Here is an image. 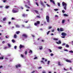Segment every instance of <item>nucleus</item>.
Instances as JSON below:
<instances>
[{"mask_svg": "<svg viewBox=\"0 0 73 73\" xmlns=\"http://www.w3.org/2000/svg\"><path fill=\"white\" fill-rule=\"evenodd\" d=\"M52 3L54 4H55V3H54V1H53Z\"/></svg>", "mask_w": 73, "mask_h": 73, "instance_id": "obj_53", "label": "nucleus"}, {"mask_svg": "<svg viewBox=\"0 0 73 73\" xmlns=\"http://www.w3.org/2000/svg\"><path fill=\"white\" fill-rule=\"evenodd\" d=\"M22 37H24L25 38H27L28 37V35L25 34H24L22 35Z\"/></svg>", "mask_w": 73, "mask_h": 73, "instance_id": "obj_3", "label": "nucleus"}, {"mask_svg": "<svg viewBox=\"0 0 73 73\" xmlns=\"http://www.w3.org/2000/svg\"><path fill=\"white\" fill-rule=\"evenodd\" d=\"M12 12H13V13H17V12H19V10H18V11L15 10V9L14 8L13 9Z\"/></svg>", "mask_w": 73, "mask_h": 73, "instance_id": "obj_2", "label": "nucleus"}, {"mask_svg": "<svg viewBox=\"0 0 73 73\" xmlns=\"http://www.w3.org/2000/svg\"><path fill=\"white\" fill-rule=\"evenodd\" d=\"M64 23H65V20H63L62 21V23L64 24Z\"/></svg>", "mask_w": 73, "mask_h": 73, "instance_id": "obj_24", "label": "nucleus"}, {"mask_svg": "<svg viewBox=\"0 0 73 73\" xmlns=\"http://www.w3.org/2000/svg\"><path fill=\"white\" fill-rule=\"evenodd\" d=\"M69 52H70V53H73V51L72 50H70L69 51Z\"/></svg>", "mask_w": 73, "mask_h": 73, "instance_id": "obj_34", "label": "nucleus"}, {"mask_svg": "<svg viewBox=\"0 0 73 73\" xmlns=\"http://www.w3.org/2000/svg\"><path fill=\"white\" fill-rule=\"evenodd\" d=\"M58 42H56V43L57 44H61V41L60 40H59L58 41Z\"/></svg>", "mask_w": 73, "mask_h": 73, "instance_id": "obj_10", "label": "nucleus"}, {"mask_svg": "<svg viewBox=\"0 0 73 73\" xmlns=\"http://www.w3.org/2000/svg\"><path fill=\"white\" fill-rule=\"evenodd\" d=\"M58 65L59 66H61V64L60 62H58Z\"/></svg>", "mask_w": 73, "mask_h": 73, "instance_id": "obj_16", "label": "nucleus"}, {"mask_svg": "<svg viewBox=\"0 0 73 73\" xmlns=\"http://www.w3.org/2000/svg\"><path fill=\"white\" fill-rule=\"evenodd\" d=\"M25 53L26 55H27V51H26L25 52Z\"/></svg>", "mask_w": 73, "mask_h": 73, "instance_id": "obj_41", "label": "nucleus"}, {"mask_svg": "<svg viewBox=\"0 0 73 73\" xmlns=\"http://www.w3.org/2000/svg\"><path fill=\"white\" fill-rule=\"evenodd\" d=\"M7 47H4V49H7Z\"/></svg>", "mask_w": 73, "mask_h": 73, "instance_id": "obj_54", "label": "nucleus"}, {"mask_svg": "<svg viewBox=\"0 0 73 73\" xmlns=\"http://www.w3.org/2000/svg\"><path fill=\"white\" fill-rule=\"evenodd\" d=\"M41 62H42L43 63V64H45V63L44 62V61H41Z\"/></svg>", "mask_w": 73, "mask_h": 73, "instance_id": "obj_42", "label": "nucleus"}, {"mask_svg": "<svg viewBox=\"0 0 73 73\" xmlns=\"http://www.w3.org/2000/svg\"><path fill=\"white\" fill-rule=\"evenodd\" d=\"M12 20H15V18H13V17H12L11 18Z\"/></svg>", "mask_w": 73, "mask_h": 73, "instance_id": "obj_56", "label": "nucleus"}, {"mask_svg": "<svg viewBox=\"0 0 73 73\" xmlns=\"http://www.w3.org/2000/svg\"><path fill=\"white\" fill-rule=\"evenodd\" d=\"M9 7V6H6V8H7V9Z\"/></svg>", "mask_w": 73, "mask_h": 73, "instance_id": "obj_33", "label": "nucleus"}, {"mask_svg": "<svg viewBox=\"0 0 73 73\" xmlns=\"http://www.w3.org/2000/svg\"><path fill=\"white\" fill-rule=\"evenodd\" d=\"M65 60L66 61V62H71V61L70 60H68V59H66V60Z\"/></svg>", "mask_w": 73, "mask_h": 73, "instance_id": "obj_11", "label": "nucleus"}, {"mask_svg": "<svg viewBox=\"0 0 73 73\" xmlns=\"http://www.w3.org/2000/svg\"><path fill=\"white\" fill-rule=\"evenodd\" d=\"M14 48H15V49H16V48H17V46H15L14 47Z\"/></svg>", "mask_w": 73, "mask_h": 73, "instance_id": "obj_51", "label": "nucleus"}, {"mask_svg": "<svg viewBox=\"0 0 73 73\" xmlns=\"http://www.w3.org/2000/svg\"><path fill=\"white\" fill-rule=\"evenodd\" d=\"M20 49H21V48H25V46L24 45H22V44H20L19 46Z\"/></svg>", "mask_w": 73, "mask_h": 73, "instance_id": "obj_5", "label": "nucleus"}, {"mask_svg": "<svg viewBox=\"0 0 73 73\" xmlns=\"http://www.w3.org/2000/svg\"><path fill=\"white\" fill-rule=\"evenodd\" d=\"M21 8L22 9H24V8H23V7H21Z\"/></svg>", "mask_w": 73, "mask_h": 73, "instance_id": "obj_46", "label": "nucleus"}, {"mask_svg": "<svg viewBox=\"0 0 73 73\" xmlns=\"http://www.w3.org/2000/svg\"><path fill=\"white\" fill-rule=\"evenodd\" d=\"M51 28H52V27H49L48 28V29H51Z\"/></svg>", "mask_w": 73, "mask_h": 73, "instance_id": "obj_55", "label": "nucleus"}, {"mask_svg": "<svg viewBox=\"0 0 73 73\" xmlns=\"http://www.w3.org/2000/svg\"><path fill=\"white\" fill-rule=\"evenodd\" d=\"M51 56H53V54L52 53L50 54Z\"/></svg>", "mask_w": 73, "mask_h": 73, "instance_id": "obj_48", "label": "nucleus"}, {"mask_svg": "<svg viewBox=\"0 0 73 73\" xmlns=\"http://www.w3.org/2000/svg\"><path fill=\"white\" fill-rule=\"evenodd\" d=\"M66 45V44L65 43H63L62 44V46H65Z\"/></svg>", "mask_w": 73, "mask_h": 73, "instance_id": "obj_37", "label": "nucleus"}, {"mask_svg": "<svg viewBox=\"0 0 73 73\" xmlns=\"http://www.w3.org/2000/svg\"><path fill=\"white\" fill-rule=\"evenodd\" d=\"M36 17H37V18H39V19H40V17L38 16H36Z\"/></svg>", "mask_w": 73, "mask_h": 73, "instance_id": "obj_32", "label": "nucleus"}, {"mask_svg": "<svg viewBox=\"0 0 73 73\" xmlns=\"http://www.w3.org/2000/svg\"><path fill=\"white\" fill-rule=\"evenodd\" d=\"M8 46H9V47H11V44H8Z\"/></svg>", "mask_w": 73, "mask_h": 73, "instance_id": "obj_36", "label": "nucleus"}, {"mask_svg": "<svg viewBox=\"0 0 73 73\" xmlns=\"http://www.w3.org/2000/svg\"><path fill=\"white\" fill-rule=\"evenodd\" d=\"M35 4H36V5H37V6H38H38H39L38 4V3H37V2H35Z\"/></svg>", "mask_w": 73, "mask_h": 73, "instance_id": "obj_30", "label": "nucleus"}, {"mask_svg": "<svg viewBox=\"0 0 73 73\" xmlns=\"http://www.w3.org/2000/svg\"><path fill=\"white\" fill-rule=\"evenodd\" d=\"M58 9H54V11H58Z\"/></svg>", "mask_w": 73, "mask_h": 73, "instance_id": "obj_35", "label": "nucleus"}, {"mask_svg": "<svg viewBox=\"0 0 73 73\" xmlns=\"http://www.w3.org/2000/svg\"><path fill=\"white\" fill-rule=\"evenodd\" d=\"M5 37L6 38H9V37H7V36H5Z\"/></svg>", "mask_w": 73, "mask_h": 73, "instance_id": "obj_52", "label": "nucleus"}, {"mask_svg": "<svg viewBox=\"0 0 73 73\" xmlns=\"http://www.w3.org/2000/svg\"><path fill=\"white\" fill-rule=\"evenodd\" d=\"M22 16L23 17H26L27 16V15L25 14H23L22 15Z\"/></svg>", "mask_w": 73, "mask_h": 73, "instance_id": "obj_7", "label": "nucleus"}, {"mask_svg": "<svg viewBox=\"0 0 73 73\" xmlns=\"http://www.w3.org/2000/svg\"><path fill=\"white\" fill-rule=\"evenodd\" d=\"M11 22H9V24H11Z\"/></svg>", "mask_w": 73, "mask_h": 73, "instance_id": "obj_61", "label": "nucleus"}, {"mask_svg": "<svg viewBox=\"0 0 73 73\" xmlns=\"http://www.w3.org/2000/svg\"><path fill=\"white\" fill-rule=\"evenodd\" d=\"M53 40H55V41H57V40H58V38H53Z\"/></svg>", "mask_w": 73, "mask_h": 73, "instance_id": "obj_20", "label": "nucleus"}, {"mask_svg": "<svg viewBox=\"0 0 73 73\" xmlns=\"http://www.w3.org/2000/svg\"><path fill=\"white\" fill-rule=\"evenodd\" d=\"M53 0H50V1L51 2H52H52H53Z\"/></svg>", "mask_w": 73, "mask_h": 73, "instance_id": "obj_63", "label": "nucleus"}, {"mask_svg": "<svg viewBox=\"0 0 73 73\" xmlns=\"http://www.w3.org/2000/svg\"><path fill=\"white\" fill-rule=\"evenodd\" d=\"M62 36H66L67 35V34L66 33H62Z\"/></svg>", "mask_w": 73, "mask_h": 73, "instance_id": "obj_6", "label": "nucleus"}, {"mask_svg": "<svg viewBox=\"0 0 73 73\" xmlns=\"http://www.w3.org/2000/svg\"><path fill=\"white\" fill-rule=\"evenodd\" d=\"M40 4H41V5H42L43 7H44V3H43V2H41Z\"/></svg>", "mask_w": 73, "mask_h": 73, "instance_id": "obj_14", "label": "nucleus"}, {"mask_svg": "<svg viewBox=\"0 0 73 73\" xmlns=\"http://www.w3.org/2000/svg\"><path fill=\"white\" fill-rule=\"evenodd\" d=\"M47 5V7H50V6L49 5H48V4H46Z\"/></svg>", "mask_w": 73, "mask_h": 73, "instance_id": "obj_49", "label": "nucleus"}, {"mask_svg": "<svg viewBox=\"0 0 73 73\" xmlns=\"http://www.w3.org/2000/svg\"><path fill=\"white\" fill-rule=\"evenodd\" d=\"M48 50H49V51H50V52H52V50H51L50 49H49Z\"/></svg>", "mask_w": 73, "mask_h": 73, "instance_id": "obj_40", "label": "nucleus"}, {"mask_svg": "<svg viewBox=\"0 0 73 73\" xmlns=\"http://www.w3.org/2000/svg\"><path fill=\"white\" fill-rule=\"evenodd\" d=\"M39 49L40 50L42 49V46H40L39 47Z\"/></svg>", "mask_w": 73, "mask_h": 73, "instance_id": "obj_21", "label": "nucleus"}, {"mask_svg": "<svg viewBox=\"0 0 73 73\" xmlns=\"http://www.w3.org/2000/svg\"><path fill=\"white\" fill-rule=\"evenodd\" d=\"M21 65H20V64H19L16 65V67L17 68L18 67H21Z\"/></svg>", "mask_w": 73, "mask_h": 73, "instance_id": "obj_9", "label": "nucleus"}, {"mask_svg": "<svg viewBox=\"0 0 73 73\" xmlns=\"http://www.w3.org/2000/svg\"><path fill=\"white\" fill-rule=\"evenodd\" d=\"M20 31H17L16 32V34H17V35H19L20 33Z\"/></svg>", "mask_w": 73, "mask_h": 73, "instance_id": "obj_17", "label": "nucleus"}, {"mask_svg": "<svg viewBox=\"0 0 73 73\" xmlns=\"http://www.w3.org/2000/svg\"><path fill=\"white\" fill-rule=\"evenodd\" d=\"M34 12H35V13H36V14H38V11L36 10H34Z\"/></svg>", "mask_w": 73, "mask_h": 73, "instance_id": "obj_12", "label": "nucleus"}, {"mask_svg": "<svg viewBox=\"0 0 73 73\" xmlns=\"http://www.w3.org/2000/svg\"><path fill=\"white\" fill-rule=\"evenodd\" d=\"M63 15H64V16H66V17L68 16V15H67L65 14H64Z\"/></svg>", "mask_w": 73, "mask_h": 73, "instance_id": "obj_25", "label": "nucleus"}, {"mask_svg": "<svg viewBox=\"0 0 73 73\" xmlns=\"http://www.w3.org/2000/svg\"><path fill=\"white\" fill-rule=\"evenodd\" d=\"M6 19H7V18H6V17H5L3 18V21H5Z\"/></svg>", "mask_w": 73, "mask_h": 73, "instance_id": "obj_22", "label": "nucleus"}, {"mask_svg": "<svg viewBox=\"0 0 73 73\" xmlns=\"http://www.w3.org/2000/svg\"><path fill=\"white\" fill-rule=\"evenodd\" d=\"M62 4L63 6H66V4L64 2H62Z\"/></svg>", "mask_w": 73, "mask_h": 73, "instance_id": "obj_8", "label": "nucleus"}, {"mask_svg": "<svg viewBox=\"0 0 73 73\" xmlns=\"http://www.w3.org/2000/svg\"><path fill=\"white\" fill-rule=\"evenodd\" d=\"M16 27L17 28H19L20 27V26L18 25H16Z\"/></svg>", "mask_w": 73, "mask_h": 73, "instance_id": "obj_19", "label": "nucleus"}, {"mask_svg": "<svg viewBox=\"0 0 73 73\" xmlns=\"http://www.w3.org/2000/svg\"><path fill=\"white\" fill-rule=\"evenodd\" d=\"M40 23L39 21H37V23H35L34 24L35 25V26H37L38 24H40Z\"/></svg>", "mask_w": 73, "mask_h": 73, "instance_id": "obj_4", "label": "nucleus"}, {"mask_svg": "<svg viewBox=\"0 0 73 73\" xmlns=\"http://www.w3.org/2000/svg\"><path fill=\"white\" fill-rule=\"evenodd\" d=\"M46 19L47 21V23H49L50 20H49V17L48 16H46Z\"/></svg>", "mask_w": 73, "mask_h": 73, "instance_id": "obj_1", "label": "nucleus"}, {"mask_svg": "<svg viewBox=\"0 0 73 73\" xmlns=\"http://www.w3.org/2000/svg\"><path fill=\"white\" fill-rule=\"evenodd\" d=\"M60 32H62L64 31V29L62 28H60Z\"/></svg>", "mask_w": 73, "mask_h": 73, "instance_id": "obj_13", "label": "nucleus"}, {"mask_svg": "<svg viewBox=\"0 0 73 73\" xmlns=\"http://www.w3.org/2000/svg\"><path fill=\"white\" fill-rule=\"evenodd\" d=\"M65 46L67 48H68L69 46V45L68 44H66Z\"/></svg>", "mask_w": 73, "mask_h": 73, "instance_id": "obj_23", "label": "nucleus"}, {"mask_svg": "<svg viewBox=\"0 0 73 73\" xmlns=\"http://www.w3.org/2000/svg\"><path fill=\"white\" fill-rule=\"evenodd\" d=\"M29 53H32V51L31 50H30V51L29 52Z\"/></svg>", "mask_w": 73, "mask_h": 73, "instance_id": "obj_31", "label": "nucleus"}, {"mask_svg": "<svg viewBox=\"0 0 73 73\" xmlns=\"http://www.w3.org/2000/svg\"><path fill=\"white\" fill-rule=\"evenodd\" d=\"M3 67V66H0V69H1V68Z\"/></svg>", "mask_w": 73, "mask_h": 73, "instance_id": "obj_45", "label": "nucleus"}, {"mask_svg": "<svg viewBox=\"0 0 73 73\" xmlns=\"http://www.w3.org/2000/svg\"><path fill=\"white\" fill-rule=\"evenodd\" d=\"M32 37H35V36H34V35H32Z\"/></svg>", "mask_w": 73, "mask_h": 73, "instance_id": "obj_57", "label": "nucleus"}, {"mask_svg": "<svg viewBox=\"0 0 73 73\" xmlns=\"http://www.w3.org/2000/svg\"><path fill=\"white\" fill-rule=\"evenodd\" d=\"M28 21H25V23H28Z\"/></svg>", "mask_w": 73, "mask_h": 73, "instance_id": "obj_64", "label": "nucleus"}, {"mask_svg": "<svg viewBox=\"0 0 73 73\" xmlns=\"http://www.w3.org/2000/svg\"><path fill=\"white\" fill-rule=\"evenodd\" d=\"M64 51H67V52H68V50L67 49H65V50H64Z\"/></svg>", "mask_w": 73, "mask_h": 73, "instance_id": "obj_60", "label": "nucleus"}, {"mask_svg": "<svg viewBox=\"0 0 73 73\" xmlns=\"http://www.w3.org/2000/svg\"><path fill=\"white\" fill-rule=\"evenodd\" d=\"M3 3H5L6 2V0H4L3 1Z\"/></svg>", "mask_w": 73, "mask_h": 73, "instance_id": "obj_50", "label": "nucleus"}, {"mask_svg": "<svg viewBox=\"0 0 73 73\" xmlns=\"http://www.w3.org/2000/svg\"><path fill=\"white\" fill-rule=\"evenodd\" d=\"M12 42H13V43H15V40L14 39H13L12 40Z\"/></svg>", "mask_w": 73, "mask_h": 73, "instance_id": "obj_27", "label": "nucleus"}, {"mask_svg": "<svg viewBox=\"0 0 73 73\" xmlns=\"http://www.w3.org/2000/svg\"><path fill=\"white\" fill-rule=\"evenodd\" d=\"M2 43L3 44H4V43H5V41H3L2 42Z\"/></svg>", "mask_w": 73, "mask_h": 73, "instance_id": "obj_59", "label": "nucleus"}, {"mask_svg": "<svg viewBox=\"0 0 73 73\" xmlns=\"http://www.w3.org/2000/svg\"><path fill=\"white\" fill-rule=\"evenodd\" d=\"M58 6H59V7H60V3H58Z\"/></svg>", "mask_w": 73, "mask_h": 73, "instance_id": "obj_38", "label": "nucleus"}, {"mask_svg": "<svg viewBox=\"0 0 73 73\" xmlns=\"http://www.w3.org/2000/svg\"><path fill=\"white\" fill-rule=\"evenodd\" d=\"M21 57L22 58L24 57V56L23 55L21 54Z\"/></svg>", "mask_w": 73, "mask_h": 73, "instance_id": "obj_47", "label": "nucleus"}, {"mask_svg": "<svg viewBox=\"0 0 73 73\" xmlns=\"http://www.w3.org/2000/svg\"><path fill=\"white\" fill-rule=\"evenodd\" d=\"M4 58L3 57H0V60H3Z\"/></svg>", "mask_w": 73, "mask_h": 73, "instance_id": "obj_29", "label": "nucleus"}, {"mask_svg": "<svg viewBox=\"0 0 73 73\" xmlns=\"http://www.w3.org/2000/svg\"><path fill=\"white\" fill-rule=\"evenodd\" d=\"M50 31H48V32L47 33V35H49V32H50Z\"/></svg>", "mask_w": 73, "mask_h": 73, "instance_id": "obj_44", "label": "nucleus"}, {"mask_svg": "<svg viewBox=\"0 0 73 73\" xmlns=\"http://www.w3.org/2000/svg\"><path fill=\"white\" fill-rule=\"evenodd\" d=\"M57 31H58V32H60V29H59V28H58L57 29Z\"/></svg>", "mask_w": 73, "mask_h": 73, "instance_id": "obj_39", "label": "nucleus"}, {"mask_svg": "<svg viewBox=\"0 0 73 73\" xmlns=\"http://www.w3.org/2000/svg\"><path fill=\"white\" fill-rule=\"evenodd\" d=\"M62 12H63V13H65V11L64 10H62Z\"/></svg>", "mask_w": 73, "mask_h": 73, "instance_id": "obj_58", "label": "nucleus"}, {"mask_svg": "<svg viewBox=\"0 0 73 73\" xmlns=\"http://www.w3.org/2000/svg\"><path fill=\"white\" fill-rule=\"evenodd\" d=\"M14 37L15 38H17V35H14Z\"/></svg>", "mask_w": 73, "mask_h": 73, "instance_id": "obj_18", "label": "nucleus"}, {"mask_svg": "<svg viewBox=\"0 0 73 73\" xmlns=\"http://www.w3.org/2000/svg\"><path fill=\"white\" fill-rule=\"evenodd\" d=\"M64 8L65 10H66V6H65L64 7Z\"/></svg>", "mask_w": 73, "mask_h": 73, "instance_id": "obj_28", "label": "nucleus"}, {"mask_svg": "<svg viewBox=\"0 0 73 73\" xmlns=\"http://www.w3.org/2000/svg\"><path fill=\"white\" fill-rule=\"evenodd\" d=\"M25 7H26L27 9H30V7L28 6H27V5H25Z\"/></svg>", "mask_w": 73, "mask_h": 73, "instance_id": "obj_15", "label": "nucleus"}, {"mask_svg": "<svg viewBox=\"0 0 73 73\" xmlns=\"http://www.w3.org/2000/svg\"><path fill=\"white\" fill-rule=\"evenodd\" d=\"M42 73H46V72H45V71H43Z\"/></svg>", "mask_w": 73, "mask_h": 73, "instance_id": "obj_62", "label": "nucleus"}, {"mask_svg": "<svg viewBox=\"0 0 73 73\" xmlns=\"http://www.w3.org/2000/svg\"><path fill=\"white\" fill-rule=\"evenodd\" d=\"M49 63H50V61H48L47 64L48 65H49Z\"/></svg>", "mask_w": 73, "mask_h": 73, "instance_id": "obj_43", "label": "nucleus"}, {"mask_svg": "<svg viewBox=\"0 0 73 73\" xmlns=\"http://www.w3.org/2000/svg\"><path fill=\"white\" fill-rule=\"evenodd\" d=\"M58 49H61L62 48V47L59 46L58 47Z\"/></svg>", "mask_w": 73, "mask_h": 73, "instance_id": "obj_26", "label": "nucleus"}]
</instances>
